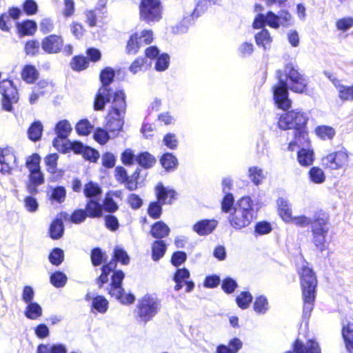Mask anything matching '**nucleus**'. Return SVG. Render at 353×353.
<instances>
[{"instance_id":"f257e3e1","label":"nucleus","mask_w":353,"mask_h":353,"mask_svg":"<svg viewBox=\"0 0 353 353\" xmlns=\"http://www.w3.org/2000/svg\"><path fill=\"white\" fill-rule=\"evenodd\" d=\"M114 77V70L110 67H106L101 70L99 77L101 86L95 95L93 108L95 111H102L111 101L106 117V128L110 132L118 133L123 129L127 104L123 90H119L113 92L110 87Z\"/></svg>"},{"instance_id":"f03ea898","label":"nucleus","mask_w":353,"mask_h":353,"mask_svg":"<svg viewBox=\"0 0 353 353\" xmlns=\"http://www.w3.org/2000/svg\"><path fill=\"white\" fill-rule=\"evenodd\" d=\"M276 77L278 83L272 87L273 99L279 108L285 110L292 105L289 90L296 93L305 92L307 80L292 63L286 64L283 71L278 70Z\"/></svg>"},{"instance_id":"7ed1b4c3","label":"nucleus","mask_w":353,"mask_h":353,"mask_svg":"<svg viewBox=\"0 0 353 353\" xmlns=\"http://www.w3.org/2000/svg\"><path fill=\"white\" fill-rule=\"evenodd\" d=\"M117 265V261L114 259L108 263L105 262L101 268L100 276L96 280L97 284L99 288H102L103 284L108 282L109 275L112 272L108 293L123 304H132L135 301V296L132 293L125 294V290L122 287L125 274L121 270H116Z\"/></svg>"},{"instance_id":"20e7f679","label":"nucleus","mask_w":353,"mask_h":353,"mask_svg":"<svg viewBox=\"0 0 353 353\" xmlns=\"http://www.w3.org/2000/svg\"><path fill=\"white\" fill-rule=\"evenodd\" d=\"M303 299V319L307 321L316 298L317 279L313 270L303 265L299 272Z\"/></svg>"},{"instance_id":"39448f33","label":"nucleus","mask_w":353,"mask_h":353,"mask_svg":"<svg viewBox=\"0 0 353 353\" xmlns=\"http://www.w3.org/2000/svg\"><path fill=\"white\" fill-rule=\"evenodd\" d=\"M308 121L307 114L298 110H293L281 115L278 121L279 128L282 130L293 129L294 134H298V140L303 139L308 141L306 125Z\"/></svg>"},{"instance_id":"423d86ee","label":"nucleus","mask_w":353,"mask_h":353,"mask_svg":"<svg viewBox=\"0 0 353 353\" xmlns=\"http://www.w3.org/2000/svg\"><path fill=\"white\" fill-rule=\"evenodd\" d=\"M255 213L252 199L250 196H243L228 217L230 224L236 230L244 228L251 223Z\"/></svg>"},{"instance_id":"0eeeda50","label":"nucleus","mask_w":353,"mask_h":353,"mask_svg":"<svg viewBox=\"0 0 353 353\" xmlns=\"http://www.w3.org/2000/svg\"><path fill=\"white\" fill-rule=\"evenodd\" d=\"M329 216L323 210L314 212V221L311 229L312 242L321 252L327 248L326 237L329 232Z\"/></svg>"},{"instance_id":"6e6552de","label":"nucleus","mask_w":353,"mask_h":353,"mask_svg":"<svg viewBox=\"0 0 353 353\" xmlns=\"http://www.w3.org/2000/svg\"><path fill=\"white\" fill-rule=\"evenodd\" d=\"M161 301L152 294H145L139 300L137 314L141 322L146 324L150 321L161 310Z\"/></svg>"},{"instance_id":"1a4fd4ad","label":"nucleus","mask_w":353,"mask_h":353,"mask_svg":"<svg viewBox=\"0 0 353 353\" xmlns=\"http://www.w3.org/2000/svg\"><path fill=\"white\" fill-rule=\"evenodd\" d=\"M140 19L149 25L162 19L163 6L160 0H141L139 5Z\"/></svg>"},{"instance_id":"9d476101","label":"nucleus","mask_w":353,"mask_h":353,"mask_svg":"<svg viewBox=\"0 0 353 353\" xmlns=\"http://www.w3.org/2000/svg\"><path fill=\"white\" fill-rule=\"evenodd\" d=\"M0 94L2 96V108L7 112H12V104L19 100V94L16 85L10 79L0 81Z\"/></svg>"},{"instance_id":"9b49d317","label":"nucleus","mask_w":353,"mask_h":353,"mask_svg":"<svg viewBox=\"0 0 353 353\" xmlns=\"http://www.w3.org/2000/svg\"><path fill=\"white\" fill-rule=\"evenodd\" d=\"M153 41V32L150 30H142L132 34L126 45V53L135 54L142 46L150 44Z\"/></svg>"},{"instance_id":"f8f14e48","label":"nucleus","mask_w":353,"mask_h":353,"mask_svg":"<svg viewBox=\"0 0 353 353\" xmlns=\"http://www.w3.org/2000/svg\"><path fill=\"white\" fill-rule=\"evenodd\" d=\"M348 154L344 148L332 152L322 159V164L331 170L343 168L348 163Z\"/></svg>"},{"instance_id":"ddd939ff","label":"nucleus","mask_w":353,"mask_h":353,"mask_svg":"<svg viewBox=\"0 0 353 353\" xmlns=\"http://www.w3.org/2000/svg\"><path fill=\"white\" fill-rule=\"evenodd\" d=\"M72 128L67 119L58 121L54 126L56 137L52 140V145L57 149L68 139Z\"/></svg>"},{"instance_id":"4468645a","label":"nucleus","mask_w":353,"mask_h":353,"mask_svg":"<svg viewBox=\"0 0 353 353\" xmlns=\"http://www.w3.org/2000/svg\"><path fill=\"white\" fill-rule=\"evenodd\" d=\"M265 26L278 29L280 27L278 14H276L272 11H268L266 14L263 13L257 14L252 23L253 28L260 29L264 28Z\"/></svg>"},{"instance_id":"2eb2a0df","label":"nucleus","mask_w":353,"mask_h":353,"mask_svg":"<svg viewBox=\"0 0 353 353\" xmlns=\"http://www.w3.org/2000/svg\"><path fill=\"white\" fill-rule=\"evenodd\" d=\"M17 158L11 149L0 148V173L10 175L16 165Z\"/></svg>"},{"instance_id":"dca6fc26","label":"nucleus","mask_w":353,"mask_h":353,"mask_svg":"<svg viewBox=\"0 0 353 353\" xmlns=\"http://www.w3.org/2000/svg\"><path fill=\"white\" fill-rule=\"evenodd\" d=\"M41 48L47 54H57L61 51L63 40L61 36L50 34L41 41Z\"/></svg>"},{"instance_id":"f3484780","label":"nucleus","mask_w":353,"mask_h":353,"mask_svg":"<svg viewBox=\"0 0 353 353\" xmlns=\"http://www.w3.org/2000/svg\"><path fill=\"white\" fill-rule=\"evenodd\" d=\"M28 181L26 182V188L30 194L39 193L38 187L45 182L44 174L41 170H29Z\"/></svg>"},{"instance_id":"a211bd4d","label":"nucleus","mask_w":353,"mask_h":353,"mask_svg":"<svg viewBox=\"0 0 353 353\" xmlns=\"http://www.w3.org/2000/svg\"><path fill=\"white\" fill-rule=\"evenodd\" d=\"M177 194L174 189L164 186L161 182L158 183L155 187L157 199L162 204H172L176 199Z\"/></svg>"},{"instance_id":"6ab92c4d","label":"nucleus","mask_w":353,"mask_h":353,"mask_svg":"<svg viewBox=\"0 0 353 353\" xmlns=\"http://www.w3.org/2000/svg\"><path fill=\"white\" fill-rule=\"evenodd\" d=\"M293 351H287L284 353H321L319 343L313 339L308 340L304 344L297 339L293 343Z\"/></svg>"},{"instance_id":"aec40b11","label":"nucleus","mask_w":353,"mask_h":353,"mask_svg":"<svg viewBox=\"0 0 353 353\" xmlns=\"http://www.w3.org/2000/svg\"><path fill=\"white\" fill-rule=\"evenodd\" d=\"M218 225L214 219H204L196 221L192 225V230L199 236H207L212 234Z\"/></svg>"},{"instance_id":"412c9836","label":"nucleus","mask_w":353,"mask_h":353,"mask_svg":"<svg viewBox=\"0 0 353 353\" xmlns=\"http://www.w3.org/2000/svg\"><path fill=\"white\" fill-rule=\"evenodd\" d=\"M170 228L163 221H158L153 223L150 230V235L157 240H163L170 234Z\"/></svg>"},{"instance_id":"4be33fe9","label":"nucleus","mask_w":353,"mask_h":353,"mask_svg":"<svg viewBox=\"0 0 353 353\" xmlns=\"http://www.w3.org/2000/svg\"><path fill=\"white\" fill-rule=\"evenodd\" d=\"M16 28L20 37L32 36L37 30V24L34 20L26 19L17 23Z\"/></svg>"},{"instance_id":"5701e85b","label":"nucleus","mask_w":353,"mask_h":353,"mask_svg":"<svg viewBox=\"0 0 353 353\" xmlns=\"http://www.w3.org/2000/svg\"><path fill=\"white\" fill-rule=\"evenodd\" d=\"M85 145L79 141L67 139V141H64L57 150L63 154L72 151L76 154H81L83 149H85Z\"/></svg>"},{"instance_id":"b1692460","label":"nucleus","mask_w":353,"mask_h":353,"mask_svg":"<svg viewBox=\"0 0 353 353\" xmlns=\"http://www.w3.org/2000/svg\"><path fill=\"white\" fill-rule=\"evenodd\" d=\"M84 210L89 218H101L103 216V205L101 200H87Z\"/></svg>"},{"instance_id":"393cba45","label":"nucleus","mask_w":353,"mask_h":353,"mask_svg":"<svg viewBox=\"0 0 353 353\" xmlns=\"http://www.w3.org/2000/svg\"><path fill=\"white\" fill-rule=\"evenodd\" d=\"M37 353H68V348L61 343H41L37 347Z\"/></svg>"},{"instance_id":"a878e982","label":"nucleus","mask_w":353,"mask_h":353,"mask_svg":"<svg viewBox=\"0 0 353 353\" xmlns=\"http://www.w3.org/2000/svg\"><path fill=\"white\" fill-rule=\"evenodd\" d=\"M242 347V341L239 338L234 337L229 341L228 345H217L216 353H237Z\"/></svg>"},{"instance_id":"bb28decb","label":"nucleus","mask_w":353,"mask_h":353,"mask_svg":"<svg viewBox=\"0 0 353 353\" xmlns=\"http://www.w3.org/2000/svg\"><path fill=\"white\" fill-rule=\"evenodd\" d=\"M83 193L88 200H101L102 190L99 185L92 181L88 182L83 188Z\"/></svg>"},{"instance_id":"cd10ccee","label":"nucleus","mask_w":353,"mask_h":353,"mask_svg":"<svg viewBox=\"0 0 353 353\" xmlns=\"http://www.w3.org/2000/svg\"><path fill=\"white\" fill-rule=\"evenodd\" d=\"M109 307L108 301L101 295L94 296L92 299L91 312L93 314H105Z\"/></svg>"},{"instance_id":"c85d7f7f","label":"nucleus","mask_w":353,"mask_h":353,"mask_svg":"<svg viewBox=\"0 0 353 353\" xmlns=\"http://www.w3.org/2000/svg\"><path fill=\"white\" fill-rule=\"evenodd\" d=\"M276 203L279 215L282 219L287 223L292 221V209L288 201L286 199L280 197L277 199Z\"/></svg>"},{"instance_id":"c756f323","label":"nucleus","mask_w":353,"mask_h":353,"mask_svg":"<svg viewBox=\"0 0 353 353\" xmlns=\"http://www.w3.org/2000/svg\"><path fill=\"white\" fill-rule=\"evenodd\" d=\"M248 177L256 186L262 184L266 179L264 170L258 166H251L248 168Z\"/></svg>"},{"instance_id":"7c9ffc66","label":"nucleus","mask_w":353,"mask_h":353,"mask_svg":"<svg viewBox=\"0 0 353 353\" xmlns=\"http://www.w3.org/2000/svg\"><path fill=\"white\" fill-rule=\"evenodd\" d=\"M160 163L167 172L174 171L179 165L177 158L171 152L164 153L160 158Z\"/></svg>"},{"instance_id":"2f4dec72","label":"nucleus","mask_w":353,"mask_h":353,"mask_svg":"<svg viewBox=\"0 0 353 353\" xmlns=\"http://www.w3.org/2000/svg\"><path fill=\"white\" fill-rule=\"evenodd\" d=\"M43 131V125L42 123L39 120L34 121L28 129V137L32 141L37 142L41 140Z\"/></svg>"},{"instance_id":"473e14b6","label":"nucleus","mask_w":353,"mask_h":353,"mask_svg":"<svg viewBox=\"0 0 353 353\" xmlns=\"http://www.w3.org/2000/svg\"><path fill=\"white\" fill-rule=\"evenodd\" d=\"M64 230L65 228L62 219L56 218L50 225V236L54 240L59 239L63 236Z\"/></svg>"},{"instance_id":"72a5a7b5","label":"nucleus","mask_w":353,"mask_h":353,"mask_svg":"<svg viewBox=\"0 0 353 353\" xmlns=\"http://www.w3.org/2000/svg\"><path fill=\"white\" fill-rule=\"evenodd\" d=\"M261 29L260 32L255 34V41L259 47L267 50L270 48L272 40L269 31L265 28H262Z\"/></svg>"},{"instance_id":"f704fd0d","label":"nucleus","mask_w":353,"mask_h":353,"mask_svg":"<svg viewBox=\"0 0 353 353\" xmlns=\"http://www.w3.org/2000/svg\"><path fill=\"white\" fill-rule=\"evenodd\" d=\"M167 245L164 240H155L152 245V259L154 261H159L165 254Z\"/></svg>"},{"instance_id":"c9c22d12","label":"nucleus","mask_w":353,"mask_h":353,"mask_svg":"<svg viewBox=\"0 0 353 353\" xmlns=\"http://www.w3.org/2000/svg\"><path fill=\"white\" fill-rule=\"evenodd\" d=\"M342 336L345 347L350 353L353 351V323H347L343 325Z\"/></svg>"},{"instance_id":"e433bc0d","label":"nucleus","mask_w":353,"mask_h":353,"mask_svg":"<svg viewBox=\"0 0 353 353\" xmlns=\"http://www.w3.org/2000/svg\"><path fill=\"white\" fill-rule=\"evenodd\" d=\"M156 161V158L148 152H141L137 155V163L145 169L153 167Z\"/></svg>"},{"instance_id":"4c0bfd02","label":"nucleus","mask_w":353,"mask_h":353,"mask_svg":"<svg viewBox=\"0 0 353 353\" xmlns=\"http://www.w3.org/2000/svg\"><path fill=\"white\" fill-rule=\"evenodd\" d=\"M297 160L302 166H309L314 162V152L310 149L301 148L297 152Z\"/></svg>"},{"instance_id":"58836bf2","label":"nucleus","mask_w":353,"mask_h":353,"mask_svg":"<svg viewBox=\"0 0 353 353\" xmlns=\"http://www.w3.org/2000/svg\"><path fill=\"white\" fill-rule=\"evenodd\" d=\"M42 307L37 302L28 303L24 311V315L26 318L35 320L42 315Z\"/></svg>"},{"instance_id":"ea45409f","label":"nucleus","mask_w":353,"mask_h":353,"mask_svg":"<svg viewBox=\"0 0 353 353\" xmlns=\"http://www.w3.org/2000/svg\"><path fill=\"white\" fill-rule=\"evenodd\" d=\"M269 302L266 296L260 295L255 298L253 310L258 314H265L269 310Z\"/></svg>"},{"instance_id":"a19ab883","label":"nucleus","mask_w":353,"mask_h":353,"mask_svg":"<svg viewBox=\"0 0 353 353\" xmlns=\"http://www.w3.org/2000/svg\"><path fill=\"white\" fill-rule=\"evenodd\" d=\"M217 3V0H199L192 13V19H197L212 5Z\"/></svg>"},{"instance_id":"79ce46f5","label":"nucleus","mask_w":353,"mask_h":353,"mask_svg":"<svg viewBox=\"0 0 353 353\" xmlns=\"http://www.w3.org/2000/svg\"><path fill=\"white\" fill-rule=\"evenodd\" d=\"M90 259L92 265L97 267L105 263L108 259V256L100 248L96 247L91 250Z\"/></svg>"},{"instance_id":"37998d69","label":"nucleus","mask_w":353,"mask_h":353,"mask_svg":"<svg viewBox=\"0 0 353 353\" xmlns=\"http://www.w3.org/2000/svg\"><path fill=\"white\" fill-rule=\"evenodd\" d=\"M39 77V72L34 65H26L21 72V77L28 83H34Z\"/></svg>"},{"instance_id":"c03bdc74","label":"nucleus","mask_w":353,"mask_h":353,"mask_svg":"<svg viewBox=\"0 0 353 353\" xmlns=\"http://www.w3.org/2000/svg\"><path fill=\"white\" fill-rule=\"evenodd\" d=\"M68 281V277L65 273L61 271H55L50 276V283L57 288H61L65 286Z\"/></svg>"},{"instance_id":"a18cd8bd","label":"nucleus","mask_w":353,"mask_h":353,"mask_svg":"<svg viewBox=\"0 0 353 353\" xmlns=\"http://www.w3.org/2000/svg\"><path fill=\"white\" fill-rule=\"evenodd\" d=\"M66 197V190L65 187L57 185L52 189L50 199L52 203H62Z\"/></svg>"},{"instance_id":"49530a36","label":"nucleus","mask_w":353,"mask_h":353,"mask_svg":"<svg viewBox=\"0 0 353 353\" xmlns=\"http://www.w3.org/2000/svg\"><path fill=\"white\" fill-rule=\"evenodd\" d=\"M238 307L242 310L249 307L250 303L253 301V296L250 292L243 291L240 293L235 299Z\"/></svg>"},{"instance_id":"de8ad7c7","label":"nucleus","mask_w":353,"mask_h":353,"mask_svg":"<svg viewBox=\"0 0 353 353\" xmlns=\"http://www.w3.org/2000/svg\"><path fill=\"white\" fill-rule=\"evenodd\" d=\"M88 65L89 61L87 57L82 55L74 56L70 62L72 69L75 71L83 70L88 67Z\"/></svg>"},{"instance_id":"09e8293b","label":"nucleus","mask_w":353,"mask_h":353,"mask_svg":"<svg viewBox=\"0 0 353 353\" xmlns=\"http://www.w3.org/2000/svg\"><path fill=\"white\" fill-rule=\"evenodd\" d=\"M163 205L157 200L150 202L148 208V215L154 219H159L162 214Z\"/></svg>"},{"instance_id":"8fccbe9b","label":"nucleus","mask_w":353,"mask_h":353,"mask_svg":"<svg viewBox=\"0 0 353 353\" xmlns=\"http://www.w3.org/2000/svg\"><path fill=\"white\" fill-rule=\"evenodd\" d=\"M308 174L310 179L314 183L320 184L325 180L324 172L319 167L311 168Z\"/></svg>"},{"instance_id":"3c124183","label":"nucleus","mask_w":353,"mask_h":353,"mask_svg":"<svg viewBox=\"0 0 353 353\" xmlns=\"http://www.w3.org/2000/svg\"><path fill=\"white\" fill-rule=\"evenodd\" d=\"M48 259L53 265L59 266L64 259L63 250L59 248H53L48 256Z\"/></svg>"},{"instance_id":"603ef678","label":"nucleus","mask_w":353,"mask_h":353,"mask_svg":"<svg viewBox=\"0 0 353 353\" xmlns=\"http://www.w3.org/2000/svg\"><path fill=\"white\" fill-rule=\"evenodd\" d=\"M316 134L322 139H332L335 135L333 128L327 125H320L316 128Z\"/></svg>"},{"instance_id":"864d4df0","label":"nucleus","mask_w":353,"mask_h":353,"mask_svg":"<svg viewBox=\"0 0 353 353\" xmlns=\"http://www.w3.org/2000/svg\"><path fill=\"white\" fill-rule=\"evenodd\" d=\"M272 230L271 223L267 221L257 222L254 225V235L262 236L270 233Z\"/></svg>"},{"instance_id":"5fc2aeb1","label":"nucleus","mask_w":353,"mask_h":353,"mask_svg":"<svg viewBox=\"0 0 353 353\" xmlns=\"http://www.w3.org/2000/svg\"><path fill=\"white\" fill-rule=\"evenodd\" d=\"M92 128L93 125H92L90 121L86 119L80 120L75 126L77 133L81 136L88 135Z\"/></svg>"},{"instance_id":"6e6d98bb","label":"nucleus","mask_w":353,"mask_h":353,"mask_svg":"<svg viewBox=\"0 0 353 353\" xmlns=\"http://www.w3.org/2000/svg\"><path fill=\"white\" fill-rule=\"evenodd\" d=\"M59 155L57 153L48 154L44 158V162L47 166V171L51 174H55L57 170V161Z\"/></svg>"},{"instance_id":"4d7b16f0","label":"nucleus","mask_w":353,"mask_h":353,"mask_svg":"<svg viewBox=\"0 0 353 353\" xmlns=\"http://www.w3.org/2000/svg\"><path fill=\"white\" fill-rule=\"evenodd\" d=\"M195 19H192V14L184 17L178 25L173 28V32L175 34L185 33L188 30V26L192 24Z\"/></svg>"},{"instance_id":"13d9d810","label":"nucleus","mask_w":353,"mask_h":353,"mask_svg":"<svg viewBox=\"0 0 353 353\" xmlns=\"http://www.w3.org/2000/svg\"><path fill=\"white\" fill-rule=\"evenodd\" d=\"M170 65V56L167 53H162L156 59L154 68L157 71L162 72L167 70Z\"/></svg>"},{"instance_id":"bf43d9fd","label":"nucleus","mask_w":353,"mask_h":353,"mask_svg":"<svg viewBox=\"0 0 353 353\" xmlns=\"http://www.w3.org/2000/svg\"><path fill=\"white\" fill-rule=\"evenodd\" d=\"M113 258L115 261L120 262L123 265H128L130 262V257L126 251L118 246L114 249Z\"/></svg>"},{"instance_id":"052dcab7","label":"nucleus","mask_w":353,"mask_h":353,"mask_svg":"<svg viewBox=\"0 0 353 353\" xmlns=\"http://www.w3.org/2000/svg\"><path fill=\"white\" fill-rule=\"evenodd\" d=\"M121 161L126 166H130L137 162V155L130 148L125 149L121 154Z\"/></svg>"},{"instance_id":"680f3d73","label":"nucleus","mask_w":353,"mask_h":353,"mask_svg":"<svg viewBox=\"0 0 353 353\" xmlns=\"http://www.w3.org/2000/svg\"><path fill=\"white\" fill-rule=\"evenodd\" d=\"M163 144L170 150H176L179 145V140L174 133L168 132L165 134L163 139Z\"/></svg>"},{"instance_id":"e2e57ef3","label":"nucleus","mask_w":353,"mask_h":353,"mask_svg":"<svg viewBox=\"0 0 353 353\" xmlns=\"http://www.w3.org/2000/svg\"><path fill=\"white\" fill-rule=\"evenodd\" d=\"M94 139L101 145H105L110 139V135L107 130L97 128L93 133Z\"/></svg>"},{"instance_id":"0e129e2a","label":"nucleus","mask_w":353,"mask_h":353,"mask_svg":"<svg viewBox=\"0 0 353 353\" xmlns=\"http://www.w3.org/2000/svg\"><path fill=\"white\" fill-rule=\"evenodd\" d=\"M238 287V283L232 277L228 276L221 282V288L226 294H232Z\"/></svg>"},{"instance_id":"69168bd1","label":"nucleus","mask_w":353,"mask_h":353,"mask_svg":"<svg viewBox=\"0 0 353 353\" xmlns=\"http://www.w3.org/2000/svg\"><path fill=\"white\" fill-rule=\"evenodd\" d=\"M85 160L90 162H97L99 158V152L93 148L88 145L85 146V149L81 154Z\"/></svg>"},{"instance_id":"338daca9","label":"nucleus","mask_w":353,"mask_h":353,"mask_svg":"<svg viewBox=\"0 0 353 353\" xmlns=\"http://www.w3.org/2000/svg\"><path fill=\"white\" fill-rule=\"evenodd\" d=\"M234 198L232 193L225 194L221 201V210L225 213L230 212L234 208Z\"/></svg>"},{"instance_id":"774afa93","label":"nucleus","mask_w":353,"mask_h":353,"mask_svg":"<svg viewBox=\"0 0 353 353\" xmlns=\"http://www.w3.org/2000/svg\"><path fill=\"white\" fill-rule=\"evenodd\" d=\"M22 8L26 15L32 16L38 12V4L34 0H25Z\"/></svg>"}]
</instances>
